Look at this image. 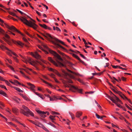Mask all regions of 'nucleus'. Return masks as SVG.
Masks as SVG:
<instances>
[{"instance_id":"f257e3e1","label":"nucleus","mask_w":132,"mask_h":132,"mask_svg":"<svg viewBox=\"0 0 132 132\" xmlns=\"http://www.w3.org/2000/svg\"><path fill=\"white\" fill-rule=\"evenodd\" d=\"M10 14L13 16H16L19 19L21 20V21L23 22L24 24L32 28L33 29H36L37 26L35 24L31 22H29L27 19L23 17L22 16L21 17V18L20 17L16 15L15 14L12 12H10Z\"/></svg>"},{"instance_id":"f03ea898","label":"nucleus","mask_w":132,"mask_h":132,"mask_svg":"<svg viewBox=\"0 0 132 132\" xmlns=\"http://www.w3.org/2000/svg\"><path fill=\"white\" fill-rule=\"evenodd\" d=\"M66 81L63 82L64 84V86L65 87H68L70 88V90H72V91L75 92H78L82 94V89H79L78 87H75L69 84V85L67 84Z\"/></svg>"},{"instance_id":"7ed1b4c3","label":"nucleus","mask_w":132,"mask_h":132,"mask_svg":"<svg viewBox=\"0 0 132 132\" xmlns=\"http://www.w3.org/2000/svg\"><path fill=\"white\" fill-rule=\"evenodd\" d=\"M67 71L70 73H68L64 71H62L63 75L66 78H67V77L68 76L71 78L75 79L76 76L80 75L78 73L73 72L68 69H67Z\"/></svg>"},{"instance_id":"20e7f679","label":"nucleus","mask_w":132,"mask_h":132,"mask_svg":"<svg viewBox=\"0 0 132 132\" xmlns=\"http://www.w3.org/2000/svg\"><path fill=\"white\" fill-rule=\"evenodd\" d=\"M54 38V41H52V43L53 44L56 45L58 48L63 50L66 51V50L65 48H64V47H63L60 45L58 44H56V43H60L64 45L65 46H66L67 47H68V46L67 45L65 44L64 42H63L61 40L58 39L57 38Z\"/></svg>"},{"instance_id":"39448f33","label":"nucleus","mask_w":132,"mask_h":132,"mask_svg":"<svg viewBox=\"0 0 132 132\" xmlns=\"http://www.w3.org/2000/svg\"><path fill=\"white\" fill-rule=\"evenodd\" d=\"M0 22L2 23H4L6 27L10 30H12L13 32L16 31L18 33L21 34L23 36V35L22 34L20 31L18 30L15 27L13 26H10L6 23H4V21L0 18Z\"/></svg>"},{"instance_id":"423d86ee","label":"nucleus","mask_w":132,"mask_h":132,"mask_svg":"<svg viewBox=\"0 0 132 132\" xmlns=\"http://www.w3.org/2000/svg\"><path fill=\"white\" fill-rule=\"evenodd\" d=\"M49 51V52L53 54L56 58L60 61H62L63 59L56 52L50 49L46 45L44 46Z\"/></svg>"},{"instance_id":"0eeeda50","label":"nucleus","mask_w":132,"mask_h":132,"mask_svg":"<svg viewBox=\"0 0 132 132\" xmlns=\"http://www.w3.org/2000/svg\"><path fill=\"white\" fill-rule=\"evenodd\" d=\"M40 34L43 36L45 37L48 40L52 42V41H54V38H56L54 36H52L50 34L47 33H45V34L40 33Z\"/></svg>"},{"instance_id":"6e6552de","label":"nucleus","mask_w":132,"mask_h":132,"mask_svg":"<svg viewBox=\"0 0 132 132\" xmlns=\"http://www.w3.org/2000/svg\"><path fill=\"white\" fill-rule=\"evenodd\" d=\"M48 59L49 61H50L51 63H52L56 67H64V65L63 63L59 61H57H57L58 63V64H57L55 61H54L53 60L52 58L51 57H48Z\"/></svg>"},{"instance_id":"1a4fd4ad","label":"nucleus","mask_w":132,"mask_h":132,"mask_svg":"<svg viewBox=\"0 0 132 132\" xmlns=\"http://www.w3.org/2000/svg\"><path fill=\"white\" fill-rule=\"evenodd\" d=\"M112 90L114 92L116 93H117L123 99H125L127 100L130 103V101L126 97L125 95H124L121 92H120V91H118L117 90L115 89H114L111 88Z\"/></svg>"},{"instance_id":"9d476101","label":"nucleus","mask_w":132,"mask_h":132,"mask_svg":"<svg viewBox=\"0 0 132 132\" xmlns=\"http://www.w3.org/2000/svg\"><path fill=\"white\" fill-rule=\"evenodd\" d=\"M22 107L26 111L28 114H30L32 116H34L33 113L26 106L23 105L22 106Z\"/></svg>"},{"instance_id":"9b49d317","label":"nucleus","mask_w":132,"mask_h":132,"mask_svg":"<svg viewBox=\"0 0 132 132\" xmlns=\"http://www.w3.org/2000/svg\"><path fill=\"white\" fill-rule=\"evenodd\" d=\"M36 111L37 112L39 113L40 116L41 117L44 118L46 116L45 115L46 113L45 112L42 111H41L38 110H36Z\"/></svg>"},{"instance_id":"f8f14e48","label":"nucleus","mask_w":132,"mask_h":132,"mask_svg":"<svg viewBox=\"0 0 132 132\" xmlns=\"http://www.w3.org/2000/svg\"><path fill=\"white\" fill-rule=\"evenodd\" d=\"M49 70L50 71H52L59 76L60 77H61V75L60 74L59 72L56 70L52 68H50L49 69Z\"/></svg>"},{"instance_id":"ddd939ff","label":"nucleus","mask_w":132,"mask_h":132,"mask_svg":"<svg viewBox=\"0 0 132 132\" xmlns=\"http://www.w3.org/2000/svg\"><path fill=\"white\" fill-rule=\"evenodd\" d=\"M107 97L110 99L114 103L116 104V105L118 106V107L120 108H122V106L120 104H118L116 102V101H115L114 100L112 99L110 97V96L108 95H107Z\"/></svg>"},{"instance_id":"4468645a","label":"nucleus","mask_w":132,"mask_h":132,"mask_svg":"<svg viewBox=\"0 0 132 132\" xmlns=\"http://www.w3.org/2000/svg\"><path fill=\"white\" fill-rule=\"evenodd\" d=\"M32 55L37 59H40L41 57L37 52H35L34 54H32Z\"/></svg>"},{"instance_id":"2eb2a0df","label":"nucleus","mask_w":132,"mask_h":132,"mask_svg":"<svg viewBox=\"0 0 132 132\" xmlns=\"http://www.w3.org/2000/svg\"><path fill=\"white\" fill-rule=\"evenodd\" d=\"M112 93L114 96L112 97H111L110 96V97L112 99L114 100L115 101H116V102H118L120 100L114 94L112 93Z\"/></svg>"},{"instance_id":"dca6fc26","label":"nucleus","mask_w":132,"mask_h":132,"mask_svg":"<svg viewBox=\"0 0 132 132\" xmlns=\"http://www.w3.org/2000/svg\"><path fill=\"white\" fill-rule=\"evenodd\" d=\"M72 55L73 57L78 60L82 64H84V61L81 60L77 55H76L75 54H72Z\"/></svg>"},{"instance_id":"f3484780","label":"nucleus","mask_w":132,"mask_h":132,"mask_svg":"<svg viewBox=\"0 0 132 132\" xmlns=\"http://www.w3.org/2000/svg\"><path fill=\"white\" fill-rule=\"evenodd\" d=\"M13 42L15 44H18L22 47L24 45V44L23 43H22L20 41H15L14 42Z\"/></svg>"},{"instance_id":"a211bd4d","label":"nucleus","mask_w":132,"mask_h":132,"mask_svg":"<svg viewBox=\"0 0 132 132\" xmlns=\"http://www.w3.org/2000/svg\"><path fill=\"white\" fill-rule=\"evenodd\" d=\"M27 84L30 86V88L33 92L35 91V90L34 89V88L35 87V86L33 84H32L29 82L27 83Z\"/></svg>"},{"instance_id":"6ab92c4d","label":"nucleus","mask_w":132,"mask_h":132,"mask_svg":"<svg viewBox=\"0 0 132 132\" xmlns=\"http://www.w3.org/2000/svg\"><path fill=\"white\" fill-rule=\"evenodd\" d=\"M20 112L24 114V115L26 116H29V114H28L27 112L21 109L20 111Z\"/></svg>"},{"instance_id":"aec40b11","label":"nucleus","mask_w":132,"mask_h":132,"mask_svg":"<svg viewBox=\"0 0 132 132\" xmlns=\"http://www.w3.org/2000/svg\"><path fill=\"white\" fill-rule=\"evenodd\" d=\"M82 114V112H77L76 114V117L78 118H79L81 116Z\"/></svg>"},{"instance_id":"412c9836","label":"nucleus","mask_w":132,"mask_h":132,"mask_svg":"<svg viewBox=\"0 0 132 132\" xmlns=\"http://www.w3.org/2000/svg\"><path fill=\"white\" fill-rule=\"evenodd\" d=\"M9 52H8V54L10 55H11V54L12 53V54H13L14 55H15L16 57H18V56L15 53L12 52L11 50H9Z\"/></svg>"},{"instance_id":"4be33fe9","label":"nucleus","mask_w":132,"mask_h":132,"mask_svg":"<svg viewBox=\"0 0 132 132\" xmlns=\"http://www.w3.org/2000/svg\"><path fill=\"white\" fill-rule=\"evenodd\" d=\"M36 125L39 127L42 128L44 126L41 123L38 122H36Z\"/></svg>"},{"instance_id":"5701e85b","label":"nucleus","mask_w":132,"mask_h":132,"mask_svg":"<svg viewBox=\"0 0 132 132\" xmlns=\"http://www.w3.org/2000/svg\"><path fill=\"white\" fill-rule=\"evenodd\" d=\"M50 100L51 101H53L54 100H57L58 98H57L55 96H54L52 97H50Z\"/></svg>"},{"instance_id":"b1692460","label":"nucleus","mask_w":132,"mask_h":132,"mask_svg":"<svg viewBox=\"0 0 132 132\" xmlns=\"http://www.w3.org/2000/svg\"><path fill=\"white\" fill-rule=\"evenodd\" d=\"M0 47L3 50H4L5 49H6L8 51H9V50L7 48L2 45L1 46L0 45Z\"/></svg>"},{"instance_id":"393cba45","label":"nucleus","mask_w":132,"mask_h":132,"mask_svg":"<svg viewBox=\"0 0 132 132\" xmlns=\"http://www.w3.org/2000/svg\"><path fill=\"white\" fill-rule=\"evenodd\" d=\"M12 111L13 113L16 114H17V113L18 112V109L16 108H12Z\"/></svg>"},{"instance_id":"a878e982","label":"nucleus","mask_w":132,"mask_h":132,"mask_svg":"<svg viewBox=\"0 0 132 132\" xmlns=\"http://www.w3.org/2000/svg\"><path fill=\"white\" fill-rule=\"evenodd\" d=\"M0 94L2 95L5 96H6V94L4 91L2 90H0Z\"/></svg>"},{"instance_id":"bb28decb","label":"nucleus","mask_w":132,"mask_h":132,"mask_svg":"<svg viewBox=\"0 0 132 132\" xmlns=\"http://www.w3.org/2000/svg\"><path fill=\"white\" fill-rule=\"evenodd\" d=\"M14 88L15 89L19 92L22 93L23 92V90H21L18 88L16 87H14Z\"/></svg>"},{"instance_id":"cd10ccee","label":"nucleus","mask_w":132,"mask_h":132,"mask_svg":"<svg viewBox=\"0 0 132 132\" xmlns=\"http://www.w3.org/2000/svg\"><path fill=\"white\" fill-rule=\"evenodd\" d=\"M19 95L26 100H28V97H27L26 96H24L22 94L20 93Z\"/></svg>"},{"instance_id":"c85d7f7f","label":"nucleus","mask_w":132,"mask_h":132,"mask_svg":"<svg viewBox=\"0 0 132 132\" xmlns=\"http://www.w3.org/2000/svg\"><path fill=\"white\" fill-rule=\"evenodd\" d=\"M31 59L30 58H29L28 59V61L29 62H30V64L32 65H34L33 63H34L32 62H31Z\"/></svg>"},{"instance_id":"c756f323","label":"nucleus","mask_w":132,"mask_h":132,"mask_svg":"<svg viewBox=\"0 0 132 132\" xmlns=\"http://www.w3.org/2000/svg\"><path fill=\"white\" fill-rule=\"evenodd\" d=\"M30 20H31L32 21H33V22H32V21H28L29 22H32L33 23H34L35 24H36V25H37V27H36V29H35V30H36V29H37V27H38V26L37 25H36V24H35V22H36V21H35L33 19H32V18H30Z\"/></svg>"},{"instance_id":"7c9ffc66","label":"nucleus","mask_w":132,"mask_h":132,"mask_svg":"<svg viewBox=\"0 0 132 132\" xmlns=\"http://www.w3.org/2000/svg\"><path fill=\"white\" fill-rule=\"evenodd\" d=\"M69 113L72 119H74L75 118L74 115L71 112H69Z\"/></svg>"},{"instance_id":"2f4dec72","label":"nucleus","mask_w":132,"mask_h":132,"mask_svg":"<svg viewBox=\"0 0 132 132\" xmlns=\"http://www.w3.org/2000/svg\"><path fill=\"white\" fill-rule=\"evenodd\" d=\"M55 116H50V118L52 120L53 122H54L53 120L55 119L54 117Z\"/></svg>"},{"instance_id":"473e14b6","label":"nucleus","mask_w":132,"mask_h":132,"mask_svg":"<svg viewBox=\"0 0 132 132\" xmlns=\"http://www.w3.org/2000/svg\"><path fill=\"white\" fill-rule=\"evenodd\" d=\"M20 72L22 74L23 76V77H26V78H28V77L27 76H26L25 75V74L22 71H20Z\"/></svg>"},{"instance_id":"72a5a7b5","label":"nucleus","mask_w":132,"mask_h":132,"mask_svg":"<svg viewBox=\"0 0 132 132\" xmlns=\"http://www.w3.org/2000/svg\"><path fill=\"white\" fill-rule=\"evenodd\" d=\"M14 84L15 83H16L18 84L19 85H21V84L17 80H14Z\"/></svg>"},{"instance_id":"f704fd0d","label":"nucleus","mask_w":132,"mask_h":132,"mask_svg":"<svg viewBox=\"0 0 132 132\" xmlns=\"http://www.w3.org/2000/svg\"><path fill=\"white\" fill-rule=\"evenodd\" d=\"M103 73V72H102L101 73H93L92 74L94 75H97L98 76H100L101 74H102Z\"/></svg>"},{"instance_id":"c9c22d12","label":"nucleus","mask_w":132,"mask_h":132,"mask_svg":"<svg viewBox=\"0 0 132 132\" xmlns=\"http://www.w3.org/2000/svg\"><path fill=\"white\" fill-rule=\"evenodd\" d=\"M4 81H5V83L8 86H10L11 85L10 84L8 81H7L6 80H4Z\"/></svg>"},{"instance_id":"e433bc0d","label":"nucleus","mask_w":132,"mask_h":132,"mask_svg":"<svg viewBox=\"0 0 132 132\" xmlns=\"http://www.w3.org/2000/svg\"><path fill=\"white\" fill-rule=\"evenodd\" d=\"M113 78L116 81H117V82H120L121 81V79H119V80H118L116 78H115L114 77H113Z\"/></svg>"},{"instance_id":"4c0bfd02","label":"nucleus","mask_w":132,"mask_h":132,"mask_svg":"<svg viewBox=\"0 0 132 132\" xmlns=\"http://www.w3.org/2000/svg\"><path fill=\"white\" fill-rule=\"evenodd\" d=\"M8 39H10V37L9 36L6 34H5L4 35Z\"/></svg>"},{"instance_id":"58836bf2","label":"nucleus","mask_w":132,"mask_h":132,"mask_svg":"<svg viewBox=\"0 0 132 132\" xmlns=\"http://www.w3.org/2000/svg\"><path fill=\"white\" fill-rule=\"evenodd\" d=\"M51 113L53 114H56L57 115H59L60 114L59 113L54 111H52Z\"/></svg>"},{"instance_id":"ea45409f","label":"nucleus","mask_w":132,"mask_h":132,"mask_svg":"<svg viewBox=\"0 0 132 132\" xmlns=\"http://www.w3.org/2000/svg\"><path fill=\"white\" fill-rule=\"evenodd\" d=\"M29 121L30 122H31L32 123H33V124H35V125H36V122H34V121H32V120H29Z\"/></svg>"},{"instance_id":"a19ab883","label":"nucleus","mask_w":132,"mask_h":132,"mask_svg":"<svg viewBox=\"0 0 132 132\" xmlns=\"http://www.w3.org/2000/svg\"><path fill=\"white\" fill-rule=\"evenodd\" d=\"M0 87H2V88H4L6 90H7L5 86H4V85H0Z\"/></svg>"},{"instance_id":"79ce46f5","label":"nucleus","mask_w":132,"mask_h":132,"mask_svg":"<svg viewBox=\"0 0 132 132\" xmlns=\"http://www.w3.org/2000/svg\"><path fill=\"white\" fill-rule=\"evenodd\" d=\"M94 93V92H86L85 93L86 94H92Z\"/></svg>"},{"instance_id":"37998d69","label":"nucleus","mask_w":132,"mask_h":132,"mask_svg":"<svg viewBox=\"0 0 132 132\" xmlns=\"http://www.w3.org/2000/svg\"><path fill=\"white\" fill-rule=\"evenodd\" d=\"M42 128L46 131L48 132H49V130H48L46 128H45L44 126Z\"/></svg>"},{"instance_id":"c03bdc74","label":"nucleus","mask_w":132,"mask_h":132,"mask_svg":"<svg viewBox=\"0 0 132 132\" xmlns=\"http://www.w3.org/2000/svg\"><path fill=\"white\" fill-rule=\"evenodd\" d=\"M42 80L44 82V83L47 84H48V85H49L50 86H52V85L51 84H50L49 83H48V82H47L45 81H44V80H43V79H42Z\"/></svg>"},{"instance_id":"a18cd8bd","label":"nucleus","mask_w":132,"mask_h":132,"mask_svg":"<svg viewBox=\"0 0 132 132\" xmlns=\"http://www.w3.org/2000/svg\"><path fill=\"white\" fill-rule=\"evenodd\" d=\"M80 56L82 57L83 59H86V57H85L82 54H80Z\"/></svg>"},{"instance_id":"49530a36","label":"nucleus","mask_w":132,"mask_h":132,"mask_svg":"<svg viewBox=\"0 0 132 132\" xmlns=\"http://www.w3.org/2000/svg\"><path fill=\"white\" fill-rule=\"evenodd\" d=\"M8 67L10 68L14 72H15V71L14 70V68L12 66L10 65H9Z\"/></svg>"},{"instance_id":"de8ad7c7","label":"nucleus","mask_w":132,"mask_h":132,"mask_svg":"<svg viewBox=\"0 0 132 132\" xmlns=\"http://www.w3.org/2000/svg\"><path fill=\"white\" fill-rule=\"evenodd\" d=\"M56 30L57 31H59L60 32L61 31V30L59 28L57 27H56Z\"/></svg>"},{"instance_id":"09e8293b","label":"nucleus","mask_w":132,"mask_h":132,"mask_svg":"<svg viewBox=\"0 0 132 132\" xmlns=\"http://www.w3.org/2000/svg\"><path fill=\"white\" fill-rule=\"evenodd\" d=\"M24 32L27 35H28L29 36H30V37L31 36L30 34H29L27 31H24Z\"/></svg>"},{"instance_id":"8fccbe9b","label":"nucleus","mask_w":132,"mask_h":132,"mask_svg":"<svg viewBox=\"0 0 132 132\" xmlns=\"http://www.w3.org/2000/svg\"><path fill=\"white\" fill-rule=\"evenodd\" d=\"M36 62L39 64L40 65L42 66H43L44 67L43 65V64L41 62H40V61H36Z\"/></svg>"},{"instance_id":"3c124183","label":"nucleus","mask_w":132,"mask_h":132,"mask_svg":"<svg viewBox=\"0 0 132 132\" xmlns=\"http://www.w3.org/2000/svg\"><path fill=\"white\" fill-rule=\"evenodd\" d=\"M121 79L123 81H125L126 80V78L123 77H122L121 78Z\"/></svg>"},{"instance_id":"603ef678","label":"nucleus","mask_w":132,"mask_h":132,"mask_svg":"<svg viewBox=\"0 0 132 132\" xmlns=\"http://www.w3.org/2000/svg\"><path fill=\"white\" fill-rule=\"evenodd\" d=\"M67 82L69 83H73V82L71 80L69 79H68Z\"/></svg>"},{"instance_id":"864d4df0","label":"nucleus","mask_w":132,"mask_h":132,"mask_svg":"<svg viewBox=\"0 0 132 132\" xmlns=\"http://www.w3.org/2000/svg\"><path fill=\"white\" fill-rule=\"evenodd\" d=\"M125 105L126 106V107L129 109L130 110H132L131 108H130L126 104H125Z\"/></svg>"},{"instance_id":"5fc2aeb1","label":"nucleus","mask_w":132,"mask_h":132,"mask_svg":"<svg viewBox=\"0 0 132 132\" xmlns=\"http://www.w3.org/2000/svg\"><path fill=\"white\" fill-rule=\"evenodd\" d=\"M95 115H96V117L98 119H100V116L99 115L96 114Z\"/></svg>"},{"instance_id":"6e6d98bb","label":"nucleus","mask_w":132,"mask_h":132,"mask_svg":"<svg viewBox=\"0 0 132 132\" xmlns=\"http://www.w3.org/2000/svg\"><path fill=\"white\" fill-rule=\"evenodd\" d=\"M16 10L18 11L19 13H21V14H23V12L20 11V10L17 9Z\"/></svg>"},{"instance_id":"4d7b16f0","label":"nucleus","mask_w":132,"mask_h":132,"mask_svg":"<svg viewBox=\"0 0 132 132\" xmlns=\"http://www.w3.org/2000/svg\"><path fill=\"white\" fill-rule=\"evenodd\" d=\"M112 66L113 67V68L115 69V68H116L117 67H118L119 66H118V65L115 66V65H112Z\"/></svg>"},{"instance_id":"13d9d810","label":"nucleus","mask_w":132,"mask_h":132,"mask_svg":"<svg viewBox=\"0 0 132 132\" xmlns=\"http://www.w3.org/2000/svg\"><path fill=\"white\" fill-rule=\"evenodd\" d=\"M50 76L52 78H53L54 79V78H55L54 77L55 75L53 74H51L50 75Z\"/></svg>"},{"instance_id":"bf43d9fd","label":"nucleus","mask_w":132,"mask_h":132,"mask_svg":"<svg viewBox=\"0 0 132 132\" xmlns=\"http://www.w3.org/2000/svg\"><path fill=\"white\" fill-rule=\"evenodd\" d=\"M43 28H44L45 29H46L47 28V26L46 24H43Z\"/></svg>"},{"instance_id":"052dcab7","label":"nucleus","mask_w":132,"mask_h":132,"mask_svg":"<svg viewBox=\"0 0 132 132\" xmlns=\"http://www.w3.org/2000/svg\"><path fill=\"white\" fill-rule=\"evenodd\" d=\"M23 70L25 71L27 73H28L29 74H30L29 73V71L28 70L26 69H23Z\"/></svg>"},{"instance_id":"680f3d73","label":"nucleus","mask_w":132,"mask_h":132,"mask_svg":"<svg viewBox=\"0 0 132 132\" xmlns=\"http://www.w3.org/2000/svg\"><path fill=\"white\" fill-rule=\"evenodd\" d=\"M36 13L39 16H41V14L37 11H36Z\"/></svg>"},{"instance_id":"e2e57ef3","label":"nucleus","mask_w":132,"mask_h":132,"mask_svg":"<svg viewBox=\"0 0 132 132\" xmlns=\"http://www.w3.org/2000/svg\"><path fill=\"white\" fill-rule=\"evenodd\" d=\"M8 123H9L10 125H13L14 126H15V125L13 124L12 122H8Z\"/></svg>"},{"instance_id":"0e129e2a","label":"nucleus","mask_w":132,"mask_h":132,"mask_svg":"<svg viewBox=\"0 0 132 132\" xmlns=\"http://www.w3.org/2000/svg\"><path fill=\"white\" fill-rule=\"evenodd\" d=\"M97 106L101 110H102L101 108V107L99 104H98Z\"/></svg>"},{"instance_id":"69168bd1","label":"nucleus","mask_w":132,"mask_h":132,"mask_svg":"<svg viewBox=\"0 0 132 132\" xmlns=\"http://www.w3.org/2000/svg\"><path fill=\"white\" fill-rule=\"evenodd\" d=\"M3 32H4L3 30L0 28V32L3 33Z\"/></svg>"},{"instance_id":"338daca9","label":"nucleus","mask_w":132,"mask_h":132,"mask_svg":"<svg viewBox=\"0 0 132 132\" xmlns=\"http://www.w3.org/2000/svg\"><path fill=\"white\" fill-rule=\"evenodd\" d=\"M54 79L56 82L58 83H59V82L57 80V79L56 78H54Z\"/></svg>"},{"instance_id":"774afa93","label":"nucleus","mask_w":132,"mask_h":132,"mask_svg":"<svg viewBox=\"0 0 132 132\" xmlns=\"http://www.w3.org/2000/svg\"><path fill=\"white\" fill-rule=\"evenodd\" d=\"M7 60L10 63H12L11 61L10 60H9V59H7Z\"/></svg>"}]
</instances>
